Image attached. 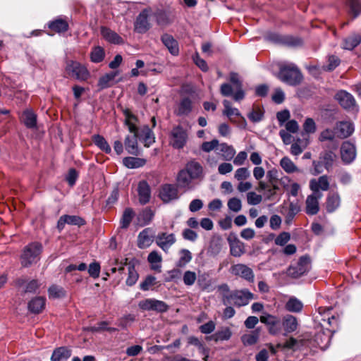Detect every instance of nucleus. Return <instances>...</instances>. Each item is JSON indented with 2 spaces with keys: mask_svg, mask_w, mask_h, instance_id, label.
<instances>
[{
  "mask_svg": "<svg viewBox=\"0 0 361 361\" xmlns=\"http://www.w3.org/2000/svg\"><path fill=\"white\" fill-rule=\"evenodd\" d=\"M220 151L222 152L223 159L226 161L231 160L235 154L234 148L226 143H221L220 145Z\"/></svg>",
  "mask_w": 361,
  "mask_h": 361,
  "instance_id": "49",
  "label": "nucleus"
},
{
  "mask_svg": "<svg viewBox=\"0 0 361 361\" xmlns=\"http://www.w3.org/2000/svg\"><path fill=\"white\" fill-rule=\"evenodd\" d=\"M340 196L338 193H333L328 195L326 199V210L328 212H334L340 205Z\"/></svg>",
  "mask_w": 361,
  "mask_h": 361,
  "instance_id": "42",
  "label": "nucleus"
},
{
  "mask_svg": "<svg viewBox=\"0 0 361 361\" xmlns=\"http://www.w3.org/2000/svg\"><path fill=\"white\" fill-rule=\"evenodd\" d=\"M159 197L164 203H169L178 200L179 198L178 186L173 184L162 185L159 190Z\"/></svg>",
  "mask_w": 361,
  "mask_h": 361,
  "instance_id": "12",
  "label": "nucleus"
},
{
  "mask_svg": "<svg viewBox=\"0 0 361 361\" xmlns=\"http://www.w3.org/2000/svg\"><path fill=\"white\" fill-rule=\"evenodd\" d=\"M39 250H24L20 257L22 265L27 267L37 262Z\"/></svg>",
  "mask_w": 361,
  "mask_h": 361,
  "instance_id": "32",
  "label": "nucleus"
},
{
  "mask_svg": "<svg viewBox=\"0 0 361 361\" xmlns=\"http://www.w3.org/2000/svg\"><path fill=\"white\" fill-rule=\"evenodd\" d=\"M156 277L152 275H148L140 284V288L143 291L149 290L150 287L156 284Z\"/></svg>",
  "mask_w": 361,
  "mask_h": 361,
  "instance_id": "60",
  "label": "nucleus"
},
{
  "mask_svg": "<svg viewBox=\"0 0 361 361\" xmlns=\"http://www.w3.org/2000/svg\"><path fill=\"white\" fill-rule=\"evenodd\" d=\"M323 195H317L312 192V195L307 196L306 199V213L308 215H315L319 211V200L322 198Z\"/></svg>",
  "mask_w": 361,
  "mask_h": 361,
  "instance_id": "20",
  "label": "nucleus"
},
{
  "mask_svg": "<svg viewBox=\"0 0 361 361\" xmlns=\"http://www.w3.org/2000/svg\"><path fill=\"white\" fill-rule=\"evenodd\" d=\"M138 307L143 311H154L164 313L168 311L169 306L164 301L155 298H147L140 300Z\"/></svg>",
  "mask_w": 361,
  "mask_h": 361,
  "instance_id": "8",
  "label": "nucleus"
},
{
  "mask_svg": "<svg viewBox=\"0 0 361 361\" xmlns=\"http://www.w3.org/2000/svg\"><path fill=\"white\" fill-rule=\"evenodd\" d=\"M299 322L296 317L286 314L281 317L272 316V335L287 336L298 330Z\"/></svg>",
  "mask_w": 361,
  "mask_h": 361,
  "instance_id": "3",
  "label": "nucleus"
},
{
  "mask_svg": "<svg viewBox=\"0 0 361 361\" xmlns=\"http://www.w3.org/2000/svg\"><path fill=\"white\" fill-rule=\"evenodd\" d=\"M134 216L135 213L133 209L126 208L124 210L120 221L121 228H127L130 226Z\"/></svg>",
  "mask_w": 361,
  "mask_h": 361,
  "instance_id": "46",
  "label": "nucleus"
},
{
  "mask_svg": "<svg viewBox=\"0 0 361 361\" xmlns=\"http://www.w3.org/2000/svg\"><path fill=\"white\" fill-rule=\"evenodd\" d=\"M223 104H224V110L223 113H224V115L228 116L231 121H233V118L232 117L233 116H239L241 118H243V117L240 115V113L239 110L238 109H236V108H232L231 106V102L229 101L224 100Z\"/></svg>",
  "mask_w": 361,
  "mask_h": 361,
  "instance_id": "48",
  "label": "nucleus"
},
{
  "mask_svg": "<svg viewBox=\"0 0 361 361\" xmlns=\"http://www.w3.org/2000/svg\"><path fill=\"white\" fill-rule=\"evenodd\" d=\"M348 5L353 18H357L361 13V1L360 0H348Z\"/></svg>",
  "mask_w": 361,
  "mask_h": 361,
  "instance_id": "54",
  "label": "nucleus"
},
{
  "mask_svg": "<svg viewBox=\"0 0 361 361\" xmlns=\"http://www.w3.org/2000/svg\"><path fill=\"white\" fill-rule=\"evenodd\" d=\"M361 44V35L353 32L343 39L341 47L346 50H353Z\"/></svg>",
  "mask_w": 361,
  "mask_h": 361,
  "instance_id": "27",
  "label": "nucleus"
},
{
  "mask_svg": "<svg viewBox=\"0 0 361 361\" xmlns=\"http://www.w3.org/2000/svg\"><path fill=\"white\" fill-rule=\"evenodd\" d=\"M40 286L39 282L36 279H32L26 282L23 292L25 293H36Z\"/></svg>",
  "mask_w": 361,
  "mask_h": 361,
  "instance_id": "58",
  "label": "nucleus"
},
{
  "mask_svg": "<svg viewBox=\"0 0 361 361\" xmlns=\"http://www.w3.org/2000/svg\"><path fill=\"white\" fill-rule=\"evenodd\" d=\"M72 355V350L66 346L55 348L51 356V361H66Z\"/></svg>",
  "mask_w": 361,
  "mask_h": 361,
  "instance_id": "29",
  "label": "nucleus"
},
{
  "mask_svg": "<svg viewBox=\"0 0 361 361\" xmlns=\"http://www.w3.org/2000/svg\"><path fill=\"white\" fill-rule=\"evenodd\" d=\"M169 138L170 145L173 148L183 149L188 140V133L181 126H176L171 130Z\"/></svg>",
  "mask_w": 361,
  "mask_h": 361,
  "instance_id": "7",
  "label": "nucleus"
},
{
  "mask_svg": "<svg viewBox=\"0 0 361 361\" xmlns=\"http://www.w3.org/2000/svg\"><path fill=\"white\" fill-rule=\"evenodd\" d=\"M86 224V221L80 216L64 214L59 217L57 221L56 228L61 232L66 224L71 226H82Z\"/></svg>",
  "mask_w": 361,
  "mask_h": 361,
  "instance_id": "13",
  "label": "nucleus"
},
{
  "mask_svg": "<svg viewBox=\"0 0 361 361\" xmlns=\"http://www.w3.org/2000/svg\"><path fill=\"white\" fill-rule=\"evenodd\" d=\"M329 187V177L327 175L321 176L317 179H312L310 181V190L317 195H322L319 190L327 191Z\"/></svg>",
  "mask_w": 361,
  "mask_h": 361,
  "instance_id": "14",
  "label": "nucleus"
},
{
  "mask_svg": "<svg viewBox=\"0 0 361 361\" xmlns=\"http://www.w3.org/2000/svg\"><path fill=\"white\" fill-rule=\"evenodd\" d=\"M155 238V231L152 228H146L137 236V245L140 247H149Z\"/></svg>",
  "mask_w": 361,
  "mask_h": 361,
  "instance_id": "16",
  "label": "nucleus"
},
{
  "mask_svg": "<svg viewBox=\"0 0 361 361\" xmlns=\"http://www.w3.org/2000/svg\"><path fill=\"white\" fill-rule=\"evenodd\" d=\"M340 153L343 163L345 165H349L356 158L355 145L350 141H344L341 146Z\"/></svg>",
  "mask_w": 361,
  "mask_h": 361,
  "instance_id": "10",
  "label": "nucleus"
},
{
  "mask_svg": "<svg viewBox=\"0 0 361 361\" xmlns=\"http://www.w3.org/2000/svg\"><path fill=\"white\" fill-rule=\"evenodd\" d=\"M105 57L104 49L100 47L97 46L92 48L90 52V59L93 63H100Z\"/></svg>",
  "mask_w": 361,
  "mask_h": 361,
  "instance_id": "47",
  "label": "nucleus"
},
{
  "mask_svg": "<svg viewBox=\"0 0 361 361\" xmlns=\"http://www.w3.org/2000/svg\"><path fill=\"white\" fill-rule=\"evenodd\" d=\"M197 279L196 274L192 271H186L183 277V283L187 286H192Z\"/></svg>",
  "mask_w": 361,
  "mask_h": 361,
  "instance_id": "62",
  "label": "nucleus"
},
{
  "mask_svg": "<svg viewBox=\"0 0 361 361\" xmlns=\"http://www.w3.org/2000/svg\"><path fill=\"white\" fill-rule=\"evenodd\" d=\"M156 20L158 25H166L170 23L167 13L163 11H159L155 13Z\"/></svg>",
  "mask_w": 361,
  "mask_h": 361,
  "instance_id": "64",
  "label": "nucleus"
},
{
  "mask_svg": "<svg viewBox=\"0 0 361 361\" xmlns=\"http://www.w3.org/2000/svg\"><path fill=\"white\" fill-rule=\"evenodd\" d=\"M332 308H319V313L322 317V321L326 322L329 326L338 325V319L331 314Z\"/></svg>",
  "mask_w": 361,
  "mask_h": 361,
  "instance_id": "38",
  "label": "nucleus"
},
{
  "mask_svg": "<svg viewBox=\"0 0 361 361\" xmlns=\"http://www.w3.org/2000/svg\"><path fill=\"white\" fill-rule=\"evenodd\" d=\"M232 336V331L228 326H224L211 336H207L206 340L213 341L215 343L228 341Z\"/></svg>",
  "mask_w": 361,
  "mask_h": 361,
  "instance_id": "24",
  "label": "nucleus"
},
{
  "mask_svg": "<svg viewBox=\"0 0 361 361\" xmlns=\"http://www.w3.org/2000/svg\"><path fill=\"white\" fill-rule=\"evenodd\" d=\"M232 272L236 276L247 280L249 282L254 281V273L250 267L245 264H238L232 267Z\"/></svg>",
  "mask_w": 361,
  "mask_h": 361,
  "instance_id": "19",
  "label": "nucleus"
},
{
  "mask_svg": "<svg viewBox=\"0 0 361 361\" xmlns=\"http://www.w3.org/2000/svg\"><path fill=\"white\" fill-rule=\"evenodd\" d=\"M272 43L279 46L288 47H299L302 46L303 41L300 37L292 35H283L279 33H272Z\"/></svg>",
  "mask_w": 361,
  "mask_h": 361,
  "instance_id": "9",
  "label": "nucleus"
},
{
  "mask_svg": "<svg viewBox=\"0 0 361 361\" xmlns=\"http://www.w3.org/2000/svg\"><path fill=\"white\" fill-rule=\"evenodd\" d=\"M337 156L331 150H325L319 154L318 160L312 161V169L311 173L313 176H317L323 173L324 169L327 171L332 170L336 161Z\"/></svg>",
  "mask_w": 361,
  "mask_h": 361,
  "instance_id": "5",
  "label": "nucleus"
},
{
  "mask_svg": "<svg viewBox=\"0 0 361 361\" xmlns=\"http://www.w3.org/2000/svg\"><path fill=\"white\" fill-rule=\"evenodd\" d=\"M21 119L27 128H35L37 126V115L32 109H25L23 112Z\"/></svg>",
  "mask_w": 361,
  "mask_h": 361,
  "instance_id": "37",
  "label": "nucleus"
},
{
  "mask_svg": "<svg viewBox=\"0 0 361 361\" xmlns=\"http://www.w3.org/2000/svg\"><path fill=\"white\" fill-rule=\"evenodd\" d=\"M48 27L55 32L62 33L68 31L69 25L66 20L57 18L49 22Z\"/></svg>",
  "mask_w": 361,
  "mask_h": 361,
  "instance_id": "35",
  "label": "nucleus"
},
{
  "mask_svg": "<svg viewBox=\"0 0 361 361\" xmlns=\"http://www.w3.org/2000/svg\"><path fill=\"white\" fill-rule=\"evenodd\" d=\"M228 207L233 212H238L241 210V200L238 197H232L228 200L227 203Z\"/></svg>",
  "mask_w": 361,
  "mask_h": 361,
  "instance_id": "61",
  "label": "nucleus"
},
{
  "mask_svg": "<svg viewBox=\"0 0 361 361\" xmlns=\"http://www.w3.org/2000/svg\"><path fill=\"white\" fill-rule=\"evenodd\" d=\"M101 35L106 41L110 43L121 44L123 42L121 37H120L116 32L106 27H101Z\"/></svg>",
  "mask_w": 361,
  "mask_h": 361,
  "instance_id": "34",
  "label": "nucleus"
},
{
  "mask_svg": "<svg viewBox=\"0 0 361 361\" xmlns=\"http://www.w3.org/2000/svg\"><path fill=\"white\" fill-rule=\"evenodd\" d=\"M138 138L145 147H149L155 142L154 133L147 125L143 126L140 130L138 129Z\"/></svg>",
  "mask_w": 361,
  "mask_h": 361,
  "instance_id": "18",
  "label": "nucleus"
},
{
  "mask_svg": "<svg viewBox=\"0 0 361 361\" xmlns=\"http://www.w3.org/2000/svg\"><path fill=\"white\" fill-rule=\"evenodd\" d=\"M336 137L341 139L348 137L354 131L353 126L347 121H340L335 127Z\"/></svg>",
  "mask_w": 361,
  "mask_h": 361,
  "instance_id": "22",
  "label": "nucleus"
},
{
  "mask_svg": "<svg viewBox=\"0 0 361 361\" xmlns=\"http://www.w3.org/2000/svg\"><path fill=\"white\" fill-rule=\"evenodd\" d=\"M139 202L144 205L149 202L151 197V190L149 184L143 180L139 183L137 187Z\"/></svg>",
  "mask_w": 361,
  "mask_h": 361,
  "instance_id": "28",
  "label": "nucleus"
},
{
  "mask_svg": "<svg viewBox=\"0 0 361 361\" xmlns=\"http://www.w3.org/2000/svg\"><path fill=\"white\" fill-rule=\"evenodd\" d=\"M280 165L282 169L288 173H293L295 172H302L293 161L288 157H284L280 161Z\"/></svg>",
  "mask_w": 361,
  "mask_h": 361,
  "instance_id": "43",
  "label": "nucleus"
},
{
  "mask_svg": "<svg viewBox=\"0 0 361 361\" xmlns=\"http://www.w3.org/2000/svg\"><path fill=\"white\" fill-rule=\"evenodd\" d=\"M192 110V100L189 97L182 98L175 110L176 115L178 116H188Z\"/></svg>",
  "mask_w": 361,
  "mask_h": 361,
  "instance_id": "31",
  "label": "nucleus"
},
{
  "mask_svg": "<svg viewBox=\"0 0 361 361\" xmlns=\"http://www.w3.org/2000/svg\"><path fill=\"white\" fill-rule=\"evenodd\" d=\"M194 180L183 169L180 170L176 178L177 186L185 190H190L193 188L192 180Z\"/></svg>",
  "mask_w": 361,
  "mask_h": 361,
  "instance_id": "23",
  "label": "nucleus"
},
{
  "mask_svg": "<svg viewBox=\"0 0 361 361\" xmlns=\"http://www.w3.org/2000/svg\"><path fill=\"white\" fill-rule=\"evenodd\" d=\"M192 259V255L188 250H183L179 260L176 263L178 267H183Z\"/></svg>",
  "mask_w": 361,
  "mask_h": 361,
  "instance_id": "59",
  "label": "nucleus"
},
{
  "mask_svg": "<svg viewBox=\"0 0 361 361\" xmlns=\"http://www.w3.org/2000/svg\"><path fill=\"white\" fill-rule=\"evenodd\" d=\"M147 9H144L137 17L135 22V30L138 33H145L149 28Z\"/></svg>",
  "mask_w": 361,
  "mask_h": 361,
  "instance_id": "17",
  "label": "nucleus"
},
{
  "mask_svg": "<svg viewBox=\"0 0 361 361\" xmlns=\"http://www.w3.org/2000/svg\"><path fill=\"white\" fill-rule=\"evenodd\" d=\"M217 290L224 305H233L236 307H242L247 305L250 300L254 298V295L247 289L232 291L226 283L219 285Z\"/></svg>",
  "mask_w": 361,
  "mask_h": 361,
  "instance_id": "2",
  "label": "nucleus"
},
{
  "mask_svg": "<svg viewBox=\"0 0 361 361\" xmlns=\"http://www.w3.org/2000/svg\"><path fill=\"white\" fill-rule=\"evenodd\" d=\"M146 163L145 159L133 157H125L123 159V164L128 169H137L143 166Z\"/></svg>",
  "mask_w": 361,
  "mask_h": 361,
  "instance_id": "41",
  "label": "nucleus"
},
{
  "mask_svg": "<svg viewBox=\"0 0 361 361\" xmlns=\"http://www.w3.org/2000/svg\"><path fill=\"white\" fill-rule=\"evenodd\" d=\"M285 309L289 312L300 313L303 309V304L299 299L292 296L286 302Z\"/></svg>",
  "mask_w": 361,
  "mask_h": 361,
  "instance_id": "39",
  "label": "nucleus"
},
{
  "mask_svg": "<svg viewBox=\"0 0 361 361\" xmlns=\"http://www.w3.org/2000/svg\"><path fill=\"white\" fill-rule=\"evenodd\" d=\"M92 140L95 145H97L101 150L104 151L106 154L111 153V147L103 136L100 135H94L92 137Z\"/></svg>",
  "mask_w": 361,
  "mask_h": 361,
  "instance_id": "45",
  "label": "nucleus"
},
{
  "mask_svg": "<svg viewBox=\"0 0 361 361\" xmlns=\"http://www.w3.org/2000/svg\"><path fill=\"white\" fill-rule=\"evenodd\" d=\"M341 63L340 59L336 55H329L327 57V64L322 66V71L331 72L336 69Z\"/></svg>",
  "mask_w": 361,
  "mask_h": 361,
  "instance_id": "44",
  "label": "nucleus"
},
{
  "mask_svg": "<svg viewBox=\"0 0 361 361\" xmlns=\"http://www.w3.org/2000/svg\"><path fill=\"white\" fill-rule=\"evenodd\" d=\"M335 332L336 329H329L326 328V330L321 329L314 336L315 341L321 348L326 347L330 343L332 336Z\"/></svg>",
  "mask_w": 361,
  "mask_h": 361,
  "instance_id": "21",
  "label": "nucleus"
},
{
  "mask_svg": "<svg viewBox=\"0 0 361 361\" xmlns=\"http://www.w3.org/2000/svg\"><path fill=\"white\" fill-rule=\"evenodd\" d=\"M154 216V212L150 208L147 207L140 214L139 219L144 225H146L151 222Z\"/></svg>",
  "mask_w": 361,
  "mask_h": 361,
  "instance_id": "56",
  "label": "nucleus"
},
{
  "mask_svg": "<svg viewBox=\"0 0 361 361\" xmlns=\"http://www.w3.org/2000/svg\"><path fill=\"white\" fill-rule=\"evenodd\" d=\"M334 98L344 109H357V106L354 97L345 90H339L335 94Z\"/></svg>",
  "mask_w": 361,
  "mask_h": 361,
  "instance_id": "11",
  "label": "nucleus"
},
{
  "mask_svg": "<svg viewBox=\"0 0 361 361\" xmlns=\"http://www.w3.org/2000/svg\"><path fill=\"white\" fill-rule=\"evenodd\" d=\"M156 243L161 248L171 247L176 241L173 233H161L156 237Z\"/></svg>",
  "mask_w": 361,
  "mask_h": 361,
  "instance_id": "33",
  "label": "nucleus"
},
{
  "mask_svg": "<svg viewBox=\"0 0 361 361\" xmlns=\"http://www.w3.org/2000/svg\"><path fill=\"white\" fill-rule=\"evenodd\" d=\"M135 321V316L132 314H128L118 319V325L122 329H126Z\"/></svg>",
  "mask_w": 361,
  "mask_h": 361,
  "instance_id": "55",
  "label": "nucleus"
},
{
  "mask_svg": "<svg viewBox=\"0 0 361 361\" xmlns=\"http://www.w3.org/2000/svg\"><path fill=\"white\" fill-rule=\"evenodd\" d=\"M258 338L259 331L256 329L250 334L243 335L241 336V341L245 345H252L257 343Z\"/></svg>",
  "mask_w": 361,
  "mask_h": 361,
  "instance_id": "52",
  "label": "nucleus"
},
{
  "mask_svg": "<svg viewBox=\"0 0 361 361\" xmlns=\"http://www.w3.org/2000/svg\"><path fill=\"white\" fill-rule=\"evenodd\" d=\"M46 299L42 296L33 298L27 304L28 310L33 314H39L45 307Z\"/></svg>",
  "mask_w": 361,
  "mask_h": 361,
  "instance_id": "30",
  "label": "nucleus"
},
{
  "mask_svg": "<svg viewBox=\"0 0 361 361\" xmlns=\"http://www.w3.org/2000/svg\"><path fill=\"white\" fill-rule=\"evenodd\" d=\"M161 40L164 46L168 49L169 51L173 56H177L179 54V47L178 42L174 37L167 33L161 35Z\"/></svg>",
  "mask_w": 361,
  "mask_h": 361,
  "instance_id": "26",
  "label": "nucleus"
},
{
  "mask_svg": "<svg viewBox=\"0 0 361 361\" xmlns=\"http://www.w3.org/2000/svg\"><path fill=\"white\" fill-rule=\"evenodd\" d=\"M300 211V207L298 202H290L285 211V222L289 224L292 222L295 215Z\"/></svg>",
  "mask_w": 361,
  "mask_h": 361,
  "instance_id": "40",
  "label": "nucleus"
},
{
  "mask_svg": "<svg viewBox=\"0 0 361 361\" xmlns=\"http://www.w3.org/2000/svg\"><path fill=\"white\" fill-rule=\"evenodd\" d=\"M312 267V262L308 255L300 257L298 261L291 264L287 269V275L292 278H299L309 272Z\"/></svg>",
  "mask_w": 361,
  "mask_h": 361,
  "instance_id": "6",
  "label": "nucleus"
},
{
  "mask_svg": "<svg viewBox=\"0 0 361 361\" xmlns=\"http://www.w3.org/2000/svg\"><path fill=\"white\" fill-rule=\"evenodd\" d=\"M286 99V94L283 90L280 88H275L272 92V102L276 104H282Z\"/></svg>",
  "mask_w": 361,
  "mask_h": 361,
  "instance_id": "57",
  "label": "nucleus"
},
{
  "mask_svg": "<svg viewBox=\"0 0 361 361\" xmlns=\"http://www.w3.org/2000/svg\"><path fill=\"white\" fill-rule=\"evenodd\" d=\"M117 75V72H111L101 76L97 82V86L99 90L106 89L113 86L114 84V79Z\"/></svg>",
  "mask_w": 361,
  "mask_h": 361,
  "instance_id": "36",
  "label": "nucleus"
},
{
  "mask_svg": "<svg viewBox=\"0 0 361 361\" xmlns=\"http://www.w3.org/2000/svg\"><path fill=\"white\" fill-rule=\"evenodd\" d=\"M299 348V341L293 337L288 338L285 343L278 344L276 348H281L283 350H295Z\"/></svg>",
  "mask_w": 361,
  "mask_h": 361,
  "instance_id": "53",
  "label": "nucleus"
},
{
  "mask_svg": "<svg viewBox=\"0 0 361 361\" xmlns=\"http://www.w3.org/2000/svg\"><path fill=\"white\" fill-rule=\"evenodd\" d=\"M123 114L125 116L124 124L128 127V129L131 135H128L126 137L124 140V145L128 154L137 156L140 154L138 147V118L129 109H123Z\"/></svg>",
  "mask_w": 361,
  "mask_h": 361,
  "instance_id": "1",
  "label": "nucleus"
},
{
  "mask_svg": "<svg viewBox=\"0 0 361 361\" xmlns=\"http://www.w3.org/2000/svg\"><path fill=\"white\" fill-rule=\"evenodd\" d=\"M139 278V274L135 270L133 265L129 264L128 266V277L126 281V283L128 286H133L136 283Z\"/></svg>",
  "mask_w": 361,
  "mask_h": 361,
  "instance_id": "51",
  "label": "nucleus"
},
{
  "mask_svg": "<svg viewBox=\"0 0 361 361\" xmlns=\"http://www.w3.org/2000/svg\"><path fill=\"white\" fill-rule=\"evenodd\" d=\"M279 71L277 77L282 82L290 85L297 86L303 80V75L298 67L293 63H279Z\"/></svg>",
  "mask_w": 361,
  "mask_h": 361,
  "instance_id": "4",
  "label": "nucleus"
},
{
  "mask_svg": "<svg viewBox=\"0 0 361 361\" xmlns=\"http://www.w3.org/2000/svg\"><path fill=\"white\" fill-rule=\"evenodd\" d=\"M335 136H336V130H332L331 129H325L319 135V140L321 142L324 141H332Z\"/></svg>",
  "mask_w": 361,
  "mask_h": 361,
  "instance_id": "63",
  "label": "nucleus"
},
{
  "mask_svg": "<svg viewBox=\"0 0 361 361\" xmlns=\"http://www.w3.org/2000/svg\"><path fill=\"white\" fill-rule=\"evenodd\" d=\"M67 71L73 77L78 80H86L89 76V72L85 67L80 63L71 61L67 66Z\"/></svg>",
  "mask_w": 361,
  "mask_h": 361,
  "instance_id": "15",
  "label": "nucleus"
},
{
  "mask_svg": "<svg viewBox=\"0 0 361 361\" xmlns=\"http://www.w3.org/2000/svg\"><path fill=\"white\" fill-rule=\"evenodd\" d=\"M148 261L151 264V269L158 272L161 271V257L156 251H152L148 256Z\"/></svg>",
  "mask_w": 361,
  "mask_h": 361,
  "instance_id": "50",
  "label": "nucleus"
},
{
  "mask_svg": "<svg viewBox=\"0 0 361 361\" xmlns=\"http://www.w3.org/2000/svg\"><path fill=\"white\" fill-rule=\"evenodd\" d=\"M184 169L194 180L202 177L203 168L201 164L195 160L188 161Z\"/></svg>",
  "mask_w": 361,
  "mask_h": 361,
  "instance_id": "25",
  "label": "nucleus"
}]
</instances>
